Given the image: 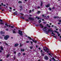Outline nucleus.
<instances>
[{
	"label": "nucleus",
	"mask_w": 61,
	"mask_h": 61,
	"mask_svg": "<svg viewBox=\"0 0 61 61\" xmlns=\"http://www.w3.org/2000/svg\"><path fill=\"white\" fill-rule=\"evenodd\" d=\"M18 33L21 36H23V32L22 31H20V30H18Z\"/></svg>",
	"instance_id": "f257e3e1"
},
{
	"label": "nucleus",
	"mask_w": 61,
	"mask_h": 61,
	"mask_svg": "<svg viewBox=\"0 0 61 61\" xmlns=\"http://www.w3.org/2000/svg\"><path fill=\"white\" fill-rule=\"evenodd\" d=\"M50 31H51V32H52L51 33V34H54V33H53V32H54V31L52 30L51 29H49L47 31V33H49Z\"/></svg>",
	"instance_id": "f03ea898"
},
{
	"label": "nucleus",
	"mask_w": 61,
	"mask_h": 61,
	"mask_svg": "<svg viewBox=\"0 0 61 61\" xmlns=\"http://www.w3.org/2000/svg\"><path fill=\"white\" fill-rule=\"evenodd\" d=\"M9 37V36L8 35H7L5 36L4 37V39L5 40H7L8 38Z\"/></svg>",
	"instance_id": "7ed1b4c3"
},
{
	"label": "nucleus",
	"mask_w": 61,
	"mask_h": 61,
	"mask_svg": "<svg viewBox=\"0 0 61 61\" xmlns=\"http://www.w3.org/2000/svg\"><path fill=\"white\" fill-rule=\"evenodd\" d=\"M47 27H45L43 29V30L45 32H46V30H47Z\"/></svg>",
	"instance_id": "20e7f679"
},
{
	"label": "nucleus",
	"mask_w": 61,
	"mask_h": 61,
	"mask_svg": "<svg viewBox=\"0 0 61 61\" xmlns=\"http://www.w3.org/2000/svg\"><path fill=\"white\" fill-rule=\"evenodd\" d=\"M28 19L30 20H31V21H32V20H34V19L33 18H31L30 17H29L28 18Z\"/></svg>",
	"instance_id": "39448f33"
},
{
	"label": "nucleus",
	"mask_w": 61,
	"mask_h": 61,
	"mask_svg": "<svg viewBox=\"0 0 61 61\" xmlns=\"http://www.w3.org/2000/svg\"><path fill=\"white\" fill-rule=\"evenodd\" d=\"M44 58L46 60H48V57L47 56H45L44 57Z\"/></svg>",
	"instance_id": "423d86ee"
},
{
	"label": "nucleus",
	"mask_w": 61,
	"mask_h": 61,
	"mask_svg": "<svg viewBox=\"0 0 61 61\" xmlns=\"http://www.w3.org/2000/svg\"><path fill=\"white\" fill-rule=\"evenodd\" d=\"M46 48L47 49H43L44 50V51H45V52H46V51H47L48 50H49V49H48V48H47L46 47Z\"/></svg>",
	"instance_id": "0eeeda50"
},
{
	"label": "nucleus",
	"mask_w": 61,
	"mask_h": 61,
	"mask_svg": "<svg viewBox=\"0 0 61 61\" xmlns=\"http://www.w3.org/2000/svg\"><path fill=\"white\" fill-rule=\"evenodd\" d=\"M40 26L41 27V28H43L44 27V26L41 24H40Z\"/></svg>",
	"instance_id": "6e6552de"
},
{
	"label": "nucleus",
	"mask_w": 61,
	"mask_h": 61,
	"mask_svg": "<svg viewBox=\"0 0 61 61\" xmlns=\"http://www.w3.org/2000/svg\"><path fill=\"white\" fill-rule=\"evenodd\" d=\"M0 34L1 35H2V34H5V32L1 31Z\"/></svg>",
	"instance_id": "1a4fd4ad"
},
{
	"label": "nucleus",
	"mask_w": 61,
	"mask_h": 61,
	"mask_svg": "<svg viewBox=\"0 0 61 61\" xmlns=\"http://www.w3.org/2000/svg\"><path fill=\"white\" fill-rule=\"evenodd\" d=\"M17 11H16L14 13V15H17Z\"/></svg>",
	"instance_id": "9d476101"
},
{
	"label": "nucleus",
	"mask_w": 61,
	"mask_h": 61,
	"mask_svg": "<svg viewBox=\"0 0 61 61\" xmlns=\"http://www.w3.org/2000/svg\"><path fill=\"white\" fill-rule=\"evenodd\" d=\"M50 6V4H49L46 5V7H49Z\"/></svg>",
	"instance_id": "9b49d317"
},
{
	"label": "nucleus",
	"mask_w": 61,
	"mask_h": 61,
	"mask_svg": "<svg viewBox=\"0 0 61 61\" xmlns=\"http://www.w3.org/2000/svg\"><path fill=\"white\" fill-rule=\"evenodd\" d=\"M18 45V44H16L15 45V47L17 46Z\"/></svg>",
	"instance_id": "f8f14e48"
},
{
	"label": "nucleus",
	"mask_w": 61,
	"mask_h": 61,
	"mask_svg": "<svg viewBox=\"0 0 61 61\" xmlns=\"http://www.w3.org/2000/svg\"><path fill=\"white\" fill-rule=\"evenodd\" d=\"M13 33H14V34H16V32L14 31V30H13Z\"/></svg>",
	"instance_id": "ddd939ff"
},
{
	"label": "nucleus",
	"mask_w": 61,
	"mask_h": 61,
	"mask_svg": "<svg viewBox=\"0 0 61 61\" xmlns=\"http://www.w3.org/2000/svg\"><path fill=\"white\" fill-rule=\"evenodd\" d=\"M0 48L1 50H4V49L2 47H0Z\"/></svg>",
	"instance_id": "4468645a"
},
{
	"label": "nucleus",
	"mask_w": 61,
	"mask_h": 61,
	"mask_svg": "<svg viewBox=\"0 0 61 61\" xmlns=\"http://www.w3.org/2000/svg\"><path fill=\"white\" fill-rule=\"evenodd\" d=\"M59 17H58V16H55L54 17V18H59Z\"/></svg>",
	"instance_id": "2eb2a0df"
},
{
	"label": "nucleus",
	"mask_w": 61,
	"mask_h": 61,
	"mask_svg": "<svg viewBox=\"0 0 61 61\" xmlns=\"http://www.w3.org/2000/svg\"><path fill=\"white\" fill-rule=\"evenodd\" d=\"M0 24H1V25H4V23H3L2 22H0Z\"/></svg>",
	"instance_id": "dca6fc26"
},
{
	"label": "nucleus",
	"mask_w": 61,
	"mask_h": 61,
	"mask_svg": "<svg viewBox=\"0 0 61 61\" xmlns=\"http://www.w3.org/2000/svg\"><path fill=\"white\" fill-rule=\"evenodd\" d=\"M28 38H29V39H30V40H31V39H32V38H31V37H29V36H28Z\"/></svg>",
	"instance_id": "f3484780"
},
{
	"label": "nucleus",
	"mask_w": 61,
	"mask_h": 61,
	"mask_svg": "<svg viewBox=\"0 0 61 61\" xmlns=\"http://www.w3.org/2000/svg\"><path fill=\"white\" fill-rule=\"evenodd\" d=\"M20 18H22V19H25V18L22 16L21 17H20Z\"/></svg>",
	"instance_id": "a211bd4d"
},
{
	"label": "nucleus",
	"mask_w": 61,
	"mask_h": 61,
	"mask_svg": "<svg viewBox=\"0 0 61 61\" xmlns=\"http://www.w3.org/2000/svg\"><path fill=\"white\" fill-rule=\"evenodd\" d=\"M42 5H43V2H41V6H42Z\"/></svg>",
	"instance_id": "6ab92c4d"
},
{
	"label": "nucleus",
	"mask_w": 61,
	"mask_h": 61,
	"mask_svg": "<svg viewBox=\"0 0 61 61\" xmlns=\"http://www.w3.org/2000/svg\"><path fill=\"white\" fill-rule=\"evenodd\" d=\"M33 42H35V43H36V41H35L34 40H33L32 41Z\"/></svg>",
	"instance_id": "aec40b11"
},
{
	"label": "nucleus",
	"mask_w": 61,
	"mask_h": 61,
	"mask_svg": "<svg viewBox=\"0 0 61 61\" xmlns=\"http://www.w3.org/2000/svg\"><path fill=\"white\" fill-rule=\"evenodd\" d=\"M52 59L53 60H54V61H56V60L55 59V58L54 57H53L52 58Z\"/></svg>",
	"instance_id": "412c9836"
},
{
	"label": "nucleus",
	"mask_w": 61,
	"mask_h": 61,
	"mask_svg": "<svg viewBox=\"0 0 61 61\" xmlns=\"http://www.w3.org/2000/svg\"><path fill=\"white\" fill-rule=\"evenodd\" d=\"M36 18H37V19L38 20H39L40 19L39 17H36Z\"/></svg>",
	"instance_id": "4be33fe9"
},
{
	"label": "nucleus",
	"mask_w": 61,
	"mask_h": 61,
	"mask_svg": "<svg viewBox=\"0 0 61 61\" xmlns=\"http://www.w3.org/2000/svg\"><path fill=\"white\" fill-rule=\"evenodd\" d=\"M21 51H24L25 50L24 49H21Z\"/></svg>",
	"instance_id": "5701e85b"
},
{
	"label": "nucleus",
	"mask_w": 61,
	"mask_h": 61,
	"mask_svg": "<svg viewBox=\"0 0 61 61\" xmlns=\"http://www.w3.org/2000/svg\"><path fill=\"white\" fill-rule=\"evenodd\" d=\"M5 25H6L7 26H8V27L9 26L8 25H7V24L6 23L5 24Z\"/></svg>",
	"instance_id": "b1692460"
},
{
	"label": "nucleus",
	"mask_w": 61,
	"mask_h": 61,
	"mask_svg": "<svg viewBox=\"0 0 61 61\" xmlns=\"http://www.w3.org/2000/svg\"><path fill=\"white\" fill-rule=\"evenodd\" d=\"M20 7L21 8V9H22L23 7L22 6H20Z\"/></svg>",
	"instance_id": "393cba45"
},
{
	"label": "nucleus",
	"mask_w": 61,
	"mask_h": 61,
	"mask_svg": "<svg viewBox=\"0 0 61 61\" xmlns=\"http://www.w3.org/2000/svg\"><path fill=\"white\" fill-rule=\"evenodd\" d=\"M20 55H21V53H18V56H20Z\"/></svg>",
	"instance_id": "a878e982"
},
{
	"label": "nucleus",
	"mask_w": 61,
	"mask_h": 61,
	"mask_svg": "<svg viewBox=\"0 0 61 61\" xmlns=\"http://www.w3.org/2000/svg\"><path fill=\"white\" fill-rule=\"evenodd\" d=\"M19 3H22V1H19L18 2Z\"/></svg>",
	"instance_id": "bb28decb"
},
{
	"label": "nucleus",
	"mask_w": 61,
	"mask_h": 61,
	"mask_svg": "<svg viewBox=\"0 0 61 61\" xmlns=\"http://www.w3.org/2000/svg\"><path fill=\"white\" fill-rule=\"evenodd\" d=\"M37 13L38 14H40V11H38V12Z\"/></svg>",
	"instance_id": "cd10ccee"
},
{
	"label": "nucleus",
	"mask_w": 61,
	"mask_h": 61,
	"mask_svg": "<svg viewBox=\"0 0 61 61\" xmlns=\"http://www.w3.org/2000/svg\"><path fill=\"white\" fill-rule=\"evenodd\" d=\"M39 23H40V22H41V20H40L39 21Z\"/></svg>",
	"instance_id": "c85d7f7f"
},
{
	"label": "nucleus",
	"mask_w": 61,
	"mask_h": 61,
	"mask_svg": "<svg viewBox=\"0 0 61 61\" xmlns=\"http://www.w3.org/2000/svg\"><path fill=\"white\" fill-rule=\"evenodd\" d=\"M29 41H26V43H29Z\"/></svg>",
	"instance_id": "c756f323"
},
{
	"label": "nucleus",
	"mask_w": 61,
	"mask_h": 61,
	"mask_svg": "<svg viewBox=\"0 0 61 61\" xmlns=\"http://www.w3.org/2000/svg\"><path fill=\"white\" fill-rule=\"evenodd\" d=\"M30 49H32L33 48V47L30 46Z\"/></svg>",
	"instance_id": "7c9ffc66"
},
{
	"label": "nucleus",
	"mask_w": 61,
	"mask_h": 61,
	"mask_svg": "<svg viewBox=\"0 0 61 61\" xmlns=\"http://www.w3.org/2000/svg\"><path fill=\"white\" fill-rule=\"evenodd\" d=\"M0 22H3V20L2 19H0Z\"/></svg>",
	"instance_id": "2f4dec72"
},
{
	"label": "nucleus",
	"mask_w": 61,
	"mask_h": 61,
	"mask_svg": "<svg viewBox=\"0 0 61 61\" xmlns=\"http://www.w3.org/2000/svg\"><path fill=\"white\" fill-rule=\"evenodd\" d=\"M9 55H7V57H9Z\"/></svg>",
	"instance_id": "473e14b6"
},
{
	"label": "nucleus",
	"mask_w": 61,
	"mask_h": 61,
	"mask_svg": "<svg viewBox=\"0 0 61 61\" xmlns=\"http://www.w3.org/2000/svg\"><path fill=\"white\" fill-rule=\"evenodd\" d=\"M26 21H28V22H29V20L28 19H27L26 20Z\"/></svg>",
	"instance_id": "72a5a7b5"
},
{
	"label": "nucleus",
	"mask_w": 61,
	"mask_h": 61,
	"mask_svg": "<svg viewBox=\"0 0 61 61\" xmlns=\"http://www.w3.org/2000/svg\"><path fill=\"white\" fill-rule=\"evenodd\" d=\"M49 10H50V11H51V8H49Z\"/></svg>",
	"instance_id": "f704fd0d"
},
{
	"label": "nucleus",
	"mask_w": 61,
	"mask_h": 61,
	"mask_svg": "<svg viewBox=\"0 0 61 61\" xmlns=\"http://www.w3.org/2000/svg\"><path fill=\"white\" fill-rule=\"evenodd\" d=\"M9 8L10 9H12V7H9Z\"/></svg>",
	"instance_id": "c9c22d12"
},
{
	"label": "nucleus",
	"mask_w": 61,
	"mask_h": 61,
	"mask_svg": "<svg viewBox=\"0 0 61 61\" xmlns=\"http://www.w3.org/2000/svg\"><path fill=\"white\" fill-rule=\"evenodd\" d=\"M53 36L54 37H55V38H56V36Z\"/></svg>",
	"instance_id": "e433bc0d"
},
{
	"label": "nucleus",
	"mask_w": 61,
	"mask_h": 61,
	"mask_svg": "<svg viewBox=\"0 0 61 61\" xmlns=\"http://www.w3.org/2000/svg\"><path fill=\"white\" fill-rule=\"evenodd\" d=\"M30 42L31 43V44H33V42H32L31 41H30Z\"/></svg>",
	"instance_id": "4c0bfd02"
},
{
	"label": "nucleus",
	"mask_w": 61,
	"mask_h": 61,
	"mask_svg": "<svg viewBox=\"0 0 61 61\" xmlns=\"http://www.w3.org/2000/svg\"><path fill=\"white\" fill-rule=\"evenodd\" d=\"M41 54L42 56H44V54H42V53H41Z\"/></svg>",
	"instance_id": "58836bf2"
},
{
	"label": "nucleus",
	"mask_w": 61,
	"mask_h": 61,
	"mask_svg": "<svg viewBox=\"0 0 61 61\" xmlns=\"http://www.w3.org/2000/svg\"><path fill=\"white\" fill-rule=\"evenodd\" d=\"M11 28H14V26H11Z\"/></svg>",
	"instance_id": "ea45409f"
},
{
	"label": "nucleus",
	"mask_w": 61,
	"mask_h": 61,
	"mask_svg": "<svg viewBox=\"0 0 61 61\" xmlns=\"http://www.w3.org/2000/svg\"><path fill=\"white\" fill-rule=\"evenodd\" d=\"M37 8L38 9H39V8H40V7L39 6H38L37 7Z\"/></svg>",
	"instance_id": "a19ab883"
},
{
	"label": "nucleus",
	"mask_w": 61,
	"mask_h": 61,
	"mask_svg": "<svg viewBox=\"0 0 61 61\" xmlns=\"http://www.w3.org/2000/svg\"><path fill=\"white\" fill-rule=\"evenodd\" d=\"M58 36H60V34H59V33L58 34Z\"/></svg>",
	"instance_id": "79ce46f5"
},
{
	"label": "nucleus",
	"mask_w": 61,
	"mask_h": 61,
	"mask_svg": "<svg viewBox=\"0 0 61 61\" xmlns=\"http://www.w3.org/2000/svg\"><path fill=\"white\" fill-rule=\"evenodd\" d=\"M54 26L53 25H52L51 26V27H54Z\"/></svg>",
	"instance_id": "37998d69"
},
{
	"label": "nucleus",
	"mask_w": 61,
	"mask_h": 61,
	"mask_svg": "<svg viewBox=\"0 0 61 61\" xmlns=\"http://www.w3.org/2000/svg\"><path fill=\"white\" fill-rule=\"evenodd\" d=\"M31 11H32V10H30V12L29 13H30V12H31Z\"/></svg>",
	"instance_id": "c03bdc74"
},
{
	"label": "nucleus",
	"mask_w": 61,
	"mask_h": 61,
	"mask_svg": "<svg viewBox=\"0 0 61 61\" xmlns=\"http://www.w3.org/2000/svg\"><path fill=\"white\" fill-rule=\"evenodd\" d=\"M1 5L3 6L4 5V4L3 3H1Z\"/></svg>",
	"instance_id": "a18cd8bd"
},
{
	"label": "nucleus",
	"mask_w": 61,
	"mask_h": 61,
	"mask_svg": "<svg viewBox=\"0 0 61 61\" xmlns=\"http://www.w3.org/2000/svg\"><path fill=\"white\" fill-rule=\"evenodd\" d=\"M32 12H34V9H32Z\"/></svg>",
	"instance_id": "49530a36"
},
{
	"label": "nucleus",
	"mask_w": 61,
	"mask_h": 61,
	"mask_svg": "<svg viewBox=\"0 0 61 61\" xmlns=\"http://www.w3.org/2000/svg\"><path fill=\"white\" fill-rule=\"evenodd\" d=\"M36 26H38V25H36Z\"/></svg>",
	"instance_id": "de8ad7c7"
},
{
	"label": "nucleus",
	"mask_w": 61,
	"mask_h": 61,
	"mask_svg": "<svg viewBox=\"0 0 61 61\" xmlns=\"http://www.w3.org/2000/svg\"><path fill=\"white\" fill-rule=\"evenodd\" d=\"M20 47H21V46H22L21 45V44H20Z\"/></svg>",
	"instance_id": "09e8293b"
},
{
	"label": "nucleus",
	"mask_w": 61,
	"mask_h": 61,
	"mask_svg": "<svg viewBox=\"0 0 61 61\" xmlns=\"http://www.w3.org/2000/svg\"><path fill=\"white\" fill-rule=\"evenodd\" d=\"M52 9H55V7H52Z\"/></svg>",
	"instance_id": "8fccbe9b"
},
{
	"label": "nucleus",
	"mask_w": 61,
	"mask_h": 61,
	"mask_svg": "<svg viewBox=\"0 0 61 61\" xmlns=\"http://www.w3.org/2000/svg\"><path fill=\"white\" fill-rule=\"evenodd\" d=\"M48 54L49 56H50L51 55V54L50 53H49Z\"/></svg>",
	"instance_id": "3c124183"
},
{
	"label": "nucleus",
	"mask_w": 61,
	"mask_h": 61,
	"mask_svg": "<svg viewBox=\"0 0 61 61\" xmlns=\"http://www.w3.org/2000/svg\"><path fill=\"white\" fill-rule=\"evenodd\" d=\"M4 6H6V5L4 4Z\"/></svg>",
	"instance_id": "603ef678"
},
{
	"label": "nucleus",
	"mask_w": 61,
	"mask_h": 61,
	"mask_svg": "<svg viewBox=\"0 0 61 61\" xmlns=\"http://www.w3.org/2000/svg\"><path fill=\"white\" fill-rule=\"evenodd\" d=\"M56 33L57 34H59V32H57H57H56Z\"/></svg>",
	"instance_id": "864d4df0"
},
{
	"label": "nucleus",
	"mask_w": 61,
	"mask_h": 61,
	"mask_svg": "<svg viewBox=\"0 0 61 61\" xmlns=\"http://www.w3.org/2000/svg\"><path fill=\"white\" fill-rule=\"evenodd\" d=\"M54 32H55L56 33L57 31H56V30H54Z\"/></svg>",
	"instance_id": "5fc2aeb1"
},
{
	"label": "nucleus",
	"mask_w": 61,
	"mask_h": 61,
	"mask_svg": "<svg viewBox=\"0 0 61 61\" xmlns=\"http://www.w3.org/2000/svg\"><path fill=\"white\" fill-rule=\"evenodd\" d=\"M48 27H51V26L50 25H49Z\"/></svg>",
	"instance_id": "6e6d98bb"
},
{
	"label": "nucleus",
	"mask_w": 61,
	"mask_h": 61,
	"mask_svg": "<svg viewBox=\"0 0 61 61\" xmlns=\"http://www.w3.org/2000/svg\"><path fill=\"white\" fill-rule=\"evenodd\" d=\"M41 52H43V51L42 50H41Z\"/></svg>",
	"instance_id": "4d7b16f0"
},
{
	"label": "nucleus",
	"mask_w": 61,
	"mask_h": 61,
	"mask_svg": "<svg viewBox=\"0 0 61 61\" xmlns=\"http://www.w3.org/2000/svg\"><path fill=\"white\" fill-rule=\"evenodd\" d=\"M54 27L55 28H57V27L56 26H54Z\"/></svg>",
	"instance_id": "13d9d810"
},
{
	"label": "nucleus",
	"mask_w": 61,
	"mask_h": 61,
	"mask_svg": "<svg viewBox=\"0 0 61 61\" xmlns=\"http://www.w3.org/2000/svg\"><path fill=\"white\" fill-rule=\"evenodd\" d=\"M0 38H1V39H2V38H3V37H0Z\"/></svg>",
	"instance_id": "bf43d9fd"
},
{
	"label": "nucleus",
	"mask_w": 61,
	"mask_h": 61,
	"mask_svg": "<svg viewBox=\"0 0 61 61\" xmlns=\"http://www.w3.org/2000/svg\"><path fill=\"white\" fill-rule=\"evenodd\" d=\"M6 31H8V29H6Z\"/></svg>",
	"instance_id": "052dcab7"
},
{
	"label": "nucleus",
	"mask_w": 61,
	"mask_h": 61,
	"mask_svg": "<svg viewBox=\"0 0 61 61\" xmlns=\"http://www.w3.org/2000/svg\"><path fill=\"white\" fill-rule=\"evenodd\" d=\"M23 55H24V56L25 55V53H24L23 54Z\"/></svg>",
	"instance_id": "680f3d73"
},
{
	"label": "nucleus",
	"mask_w": 61,
	"mask_h": 61,
	"mask_svg": "<svg viewBox=\"0 0 61 61\" xmlns=\"http://www.w3.org/2000/svg\"><path fill=\"white\" fill-rule=\"evenodd\" d=\"M52 25V23H50V25Z\"/></svg>",
	"instance_id": "e2e57ef3"
},
{
	"label": "nucleus",
	"mask_w": 61,
	"mask_h": 61,
	"mask_svg": "<svg viewBox=\"0 0 61 61\" xmlns=\"http://www.w3.org/2000/svg\"><path fill=\"white\" fill-rule=\"evenodd\" d=\"M58 24L59 25V24H60V23H59H59H58Z\"/></svg>",
	"instance_id": "0e129e2a"
},
{
	"label": "nucleus",
	"mask_w": 61,
	"mask_h": 61,
	"mask_svg": "<svg viewBox=\"0 0 61 61\" xmlns=\"http://www.w3.org/2000/svg\"><path fill=\"white\" fill-rule=\"evenodd\" d=\"M47 17H48V18H49V16H47Z\"/></svg>",
	"instance_id": "69168bd1"
},
{
	"label": "nucleus",
	"mask_w": 61,
	"mask_h": 61,
	"mask_svg": "<svg viewBox=\"0 0 61 61\" xmlns=\"http://www.w3.org/2000/svg\"><path fill=\"white\" fill-rule=\"evenodd\" d=\"M0 61H3L2 60H1V59H0Z\"/></svg>",
	"instance_id": "338daca9"
},
{
	"label": "nucleus",
	"mask_w": 61,
	"mask_h": 61,
	"mask_svg": "<svg viewBox=\"0 0 61 61\" xmlns=\"http://www.w3.org/2000/svg\"><path fill=\"white\" fill-rule=\"evenodd\" d=\"M59 22H61V20H59Z\"/></svg>",
	"instance_id": "774afa93"
}]
</instances>
